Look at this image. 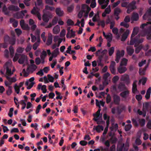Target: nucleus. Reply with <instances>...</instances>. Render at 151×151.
I'll return each mask as SVG.
<instances>
[{
    "instance_id": "f257e3e1",
    "label": "nucleus",
    "mask_w": 151,
    "mask_h": 151,
    "mask_svg": "<svg viewBox=\"0 0 151 151\" xmlns=\"http://www.w3.org/2000/svg\"><path fill=\"white\" fill-rule=\"evenodd\" d=\"M139 28L138 27H134L133 29L131 37L130 45H133L135 44V47H137L139 44L142 43L143 41V39L142 38H139V36H137L134 38H133L135 35L137 34Z\"/></svg>"
},
{
    "instance_id": "f03ea898",
    "label": "nucleus",
    "mask_w": 151,
    "mask_h": 151,
    "mask_svg": "<svg viewBox=\"0 0 151 151\" xmlns=\"http://www.w3.org/2000/svg\"><path fill=\"white\" fill-rule=\"evenodd\" d=\"M43 12H44L42 17V19L45 22L47 23L50 19L52 18V14L51 12L48 10H46Z\"/></svg>"
},
{
    "instance_id": "7ed1b4c3",
    "label": "nucleus",
    "mask_w": 151,
    "mask_h": 151,
    "mask_svg": "<svg viewBox=\"0 0 151 151\" xmlns=\"http://www.w3.org/2000/svg\"><path fill=\"white\" fill-rule=\"evenodd\" d=\"M124 54V50H122L121 51L119 50L117 51L116 54V58L115 59V61L116 63H119L120 58L123 57Z\"/></svg>"
},
{
    "instance_id": "20e7f679",
    "label": "nucleus",
    "mask_w": 151,
    "mask_h": 151,
    "mask_svg": "<svg viewBox=\"0 0 151 151\" xmlns=\"http://www.w3.org/2000/svg\"><path fill=\"white\" fill-rule=\"evenodd\" d=\"M6 79L9 81V82L5 81V84L6 86L11 85L12 83L15 82L17 81L16 78L15 77H10L8 76H5Z\"/></svg>"
},
{
    "instance_id": "39448f33",
    "label": "nucleus",
    "mask_w": 151,
    "mask_h": 151,
    "mask_svg": "<svg viewBox=\"0 0 151 151\" xmlns=\"http://www.w3.org/2000/svg\"><path fill=\"white\" fill-rule=\"evenodd\" d=\"M4 41L6 43L13 45L15 44V39L14 37L10 38L9 36H6L4 37Z\"/></svg>"
},
{
    "instance_id": "423d86ee",
    "label": "nucleus",
    "mask_w": 151,
    "mask_h": 151,
    "mask_svg": "<svg viewBox=\"0 0 151 151\" xmlns=\"http://www.w3.org/2000/svg\"><path fill=\"white\" fill-rule=\"evenodd\" d=\"M143 18L144 20H151V7L148 9L146 13L143 15Z\"/></svg>"
},
{
    "instance_id": "0eeeda50",
    "label": "nucleus",
    "mask_w": 151,
    "mask_h": 151,
    "mask_svg": "<svg viewBox=\"0 0 151 151\" xmlns=\"http://www.w3.org/2000/svg\"><path fill=\"white\" fill-rule=\"evenodd\" d=\"M116 65V63L114 61H112L109 67V70L111 73L114 75L116 74V69L115 67Z\"/></svg>"
},
{
    "instance_id": "6e6552de",
    "label": "nucleus",
    "mask_w": 151,
    "mask_h": 151,
    "mask_svg": "<svg viewBox=\"0 0 151 151\" xmlns=\"http://www.w3.org/2000/svg\"><path fill=\"white\" fill-rule=\"evenodd\" d=\"M37 7H34L33 9L31 10V13L33 15H36L38 19L40 20L41 19V15L40 13L37 11Z\"/></svg>"
},
{
    "instance_id": "1a4fd4ad",
    "label": "nucleus",
    "mask_w": 151,
    "mask_h": 151,
    "mask_svg": "<svg viewBox=\"0 0 151 151\" xmlns=\"http://www.w3.org/2000/svg\"><path fill=\"white\" fill-rule=\"evenodd\" d=\"M113 98L114 103L116 105H119L120 101V97L117 94H114L113 95Z\"/></svg>"
},
{
    "instance_id": "9d476101",
    "label": "nucleus",
    "mask_w": 151,
    "mask_h": 151,
    "mask_svg": "<svg viewBox=\"0 0 151 151\" xmlns=\"http://www.w3.org/2000/svg\"><path fill=\"white\" fill-rule=\"evenodd\" d=\"M8 62H6L4 66L6 67V76H11L13 74V72H12L11 69L9 68L8 66Z\"/></svg>"
},
{
    "instance_id": "9b49d317",
    "label": "nucleus",
    "mask_w": 151,
    "mask_h": 151,
    "mask_svg": "<svg viewBox=\"0 0 151 151\" xmlns=\"http://www.w3.org/2000/svg\"><path fill=\"white\" fill-rule=\"evenodd\" d=\"M117 70L119 73L122 74L124 73L127 70V68L125 67L120 65L117 68Z\"/></svg>"
},
{
    "instance_id": "f8f14e48",
    "label": "nucleus",
    "mask_w": 151,
    "mask_h": 151,
    "mask_svg": "<svg viewBox=\"0 0 151 151\" xmlns=\"http://www.w3.org/2000/svg\"><path fill=\"white\" fill-rule=\"evenodd\" d=\"M21 57L19 59L18 62L20 64H23L24 63L25 60L27 58V56L24 54L20 55Z\"/></svg>"
},
{
    "instance_id": "ddd939ff",
    "label": "nucleus",
    "mask_w": 151,
    "mask_h": 151,
    "mask_svg": "<svg viewBox=\"0 0 151 151\" xmlns=\"http://www.w3.org/2000/svg\"><path fill=\"white\" fill-rule=\"evenodd\" d=\"M129 31L128 29H127L126 31L123 34L121 39V41H125L129 34Z\"/></svg>"
},
{
    "instance_id": "4468645a",
    "label": "nucleus",
    "mask_w": 151,
    "mask_h": 151,
    "mask_svg": "<svg viewBox=\"0 0 151 151\" xmlns=\"http://www.w3.org/2000/svg\"><path fill=\"white\" fill-rule=\"evenodd\" d=\"M8 9L10 11H17L20 10V9L17 6L10 5L8 7Z\"/></svg>"
},
{
    "instance_id": "2eb2a0df",
    "label": "nucleus",
    "mask_w": 151,
    "mask_h": 151,
    "mask_svg": "<svg viewBox=\"0 0 151 151\" xmlns=\"http://www.w3.org/2000/svg\"><path fill=\"white\" fill-rule=\"evenodd\" d=\"M134 51V49L132 47L128 46L127 47V52L128 55L131 56Z\"/></svg>"
},
{
    "instance_id": "dca6fc26",
    "label": "nucleus",
    "mask_w": 151,
    "mask_h": 151,
    "mask_svg": "<svg viewBox=\"0 0 151 151\" xmlns=\"http://www.w3.org/2000/svg\"><path fill=\"white\" fill-rule=\"evenodd\" d=\"M93 129V130H96L98 133H100L101 130L103 131L104 129L102 125H98L96 127L94 126Z\"/></svg>"
},
{
    "instance_id": "f3484780",
    "label": "nucleus",
    "mask_w": 151,
    "mask_h": 151,
    "mask_svg": "<svg viewBox=\"0 0 151 151\" xmlns=\"http://www.w3.org/2000/svg\"><path fill=\"white\" fill-rule=\"evenodd\" d=\"M139 18V16L138 13H133L132 17L131 18V20L132 21H137Z\"/></svg>"
},
{
    "instance_id": "a211bd4d",
    "label": "nucleus",
    "mask_w": 151,
    "mask_h": 151,
    "mask_svg": "<svg viewBox=\"0 0 151 151\" xmlns=\"http://www.w3.org/2000/svg\"><path fill=\"white\" fill-rule=\"evenodd\" d=\"M137 82V81L136 80L134 81L132 84V91L134 93H135L137 91V85L136 84V83Z\"/></svg>"
},
{
    "instance_id": "6ab92c4d",
    "label": "nucleus",
    "mask_w": 151,
    "mask_h": 151,
    "mask_svg": "<svg viewBox=\"0 0 151 151\" xmlns=\"http://www.w3.org/2000/svg\"><path fill=\"white\" fill-rule=\"evenodd\" d=\"M136 2L134 1H132V2L129 4L128 7L133 10L136 8V6H135Z\"/></svg>"
},
{
    "instance_id": "aec40b11",
    "label": "nucleus",
    "mask_w": 151,
    "mask_h": 151,
    "mask_svg": "<svg viewBox=\"0 0 151 151\" xmlns=\"http://www.w3.org/2000/svg\"><path fill=\"white\" fill-rule=\"evenodd\" d=\"M118 88L120 91H123L126 89L125 85L122 83H119L118 86Z\"/></svg>"
},
{
    "instance_id": "412c9836",
    "label": "nucleus",
    "mask_w": 151,
    "mask_h": 151,
    "mask_svg": "<svg viewBox=\"0 0 151 151\" xmlns=\"http://www.w3.org/2000/svg\"><path fill=\"white\" fill-rule=\"evenodd\" d=\"M149 64H147L143 68H140L139 70V73L140 75H144L146 70L148 67Z\"/></svg>"
},
{
    "instance_id": "4be33fe9",
    "label": "nucleus",
    "mask_w": 151,
    "mask_h": 151,
    "mask_svg": "<svg viewBox=\"0 0 151 151\" xmlns=\"http://www.w3.org/2000/svg\"><path fill=\"white\" fill-rule=\"evenodd\" d=\"M56 14L59 16H62L63 14V12L60 8H57L55 10Z\"/></svg>"
},
{
    "instance_id": "5701e85b",
    "label": "nucleus",
    "mask_w": 151,
    "mask_h": 151,
    "mask_svg": "<svg viewBox=\"0 0 151 151\" xmlns=\"http://www.w3.org/2000/svg\"><path fill=\"white\" fill-rule=\"evenodd\" d=\"M129 93V91L127 90L122 92L120 94V95L123 98L126 99Z\"/></svg>"
},
{
    "instance_id": "b1692460",
    "label": "nucleus",
    "mask_w": 151,
    "mask_h": 151,
    "mask_svg": "<svg viewBox=\"0 0 151 151\" xmlns=\"http://www.w3.org/2000/svg\"><path fill=\"white\" fill-rule=\"evenodd\" d=\"M60 30V27L58 25H57L55 26L53 29V33L55 34H57L59 32Z\"/></svg>"
},
{
    "instance_id": "393cba45",
    "label": "nucleus",
    "mask_w": 151,
    "mask_h": 151,
    "mask_svg": "<svg viewBox=\"0 0 151 151\" xmlns=\"http://www.w3.org/2000/svg\"><path fill=\"white\" fill-rule=\"evenodd\" d=\"M52 35L50 36L49 35L47 40L46 42V44L47 45H50L52 43Z\"/></svg>"
},
{
    "instance_id": "a878e982",
    "label": "nucleus",
    "mask_w": 151,
    "mask_h": 151,
    "mask_svg": "<svg viewBox=\"0 0 151 151\" xmlns=\"http://www.w3.org/2000/svg\"><path fill=\"white\" fill-rule=\"evenodd\" d=\"M109 140L111 144H115L117 142L118 139L115 136H114L111 137Z\"/></svg>"
},
{
    "instance_id": "bb28decb",
    "label": "nucleus",
    "mask_w": 151,
    "mask_h": 151,
    "mask_svg": "<svg viewBox=\"0 0 151 151\" xmlns=\"http://www.w3.org/2000/svg\"><path fill=\"white\" fill-rule=\"evenodd\" d=\"M151 88L150 87H149L148 90H147L146 93V94L145 97L146 99H149L150 97V95L151 94Z\"/></svg>"
},
{
    "instance_id": "cd10ccee",
    "label": "nucleus",
    "mask_w": 151,
    "mask_h": 151,
    "mask_svg": "<svg viewBox=\"0 0 151 151\" xmlns=\"http://www.w3.org/2000/svg\"><path fill=\"white\" fill-rule=\"evenodd\" d=\"M55 9V8L52 6H50L48 5L45 6V9H44L43 11H45L46 10H49L50 11H52Z\"/></svg>"
},
{
    "instance_id": "c85d7f7f",
    "label": "nucleus",
    "mask_w": 151,
    "mask_h": 151,
    "mask_svg": "<svg viewBox=\"0 0 151 151\" xmlns=\"http://www.w3.org/2000/svg\"><path fill=\"white\" fill-rule=\"evenodd\" d=\"M59 52L58 48H57L54 50L53 52L52 53V55L54 57V58H56L58 55L59 54Z\"/></svg>"
},
{
    "instance_id": "c756f323",
    "label": "nucleus",
    "mask_w": 151,
    "mask_h": 151,
    "mask_svg": "<svg viewBox=\"0 0 151 151\" xmlns=\"http://www.w3.org/2000/svg\"><path fill=\"white\" fill-rule=\"evenodd\" d=\"M128 60L125 58H123L121 62L120 65L125 66L127 65Z\"/></svg>"
},
{
    "instance_id": "7c9ffc66",
    "label": "nucleus",
    "mask_w": 151,
    "mask_h": 151,
    "mask_svg": "<svg viewBox=\"0 0 151 151\" xmlns=\"http://www.w3.org/2000/svg\"><path fill=\"white\" fill-rule=\"evenodd\" d=\"M7 86L8 88V90L6 91V93L7 95L9 96L11 94L12 92V87L11 86L9 85Z\"/></svg>"
},
{
    "instance_id": "2f4dec72",
    "label": "nucleus",
    "mask_w": 151,
    "mask_h": 151,
    "mask_svg": "<svg viewBox=\"0 0 151 151\" xmlns=\"http://www.w3.org/2000/svg\"><path fill=\"white\" fill-rule=\"evenodd\" d=\"M118 128V126L117 124H116L114 125H113L112 127H110V129L111 131H113L114 130H115V131H116Z\"/></svg>"
},
{
    "instance_id": "473e14b6",
    "label": "nucleus",
    "mask_w": 151,
    "mask_h": 151,
    "mask_svg": "<svg viewBox=\"0 0 151 151\" xmlns=\"http://www.w3.org/2000/svg\"><path fill=\"white\" fill-rule=\"evenodd\" d=\"M105 25V22L104 20H101L98 22V25H101L102 28L104 27Z\"/></svg>"
},
{
    "instance_id": "72a5a7b5",
    "label": "nucleus",
    "mask_w": 151,
    "mask_h": 151,
    "mask_svg": "<svg viewBox=\"0 0 151 151\" xmlns=\"http://www.w3.org/2000/svg\"><path fill=\"white\" fill-rule=\"evenodd\" d=\"M124 109L125 108L124 107H122L120 108L119 106H117L116 108V110L117 114H120L123 110H124Z\"/></svg>"
},
{
    "instance_id": "f704fd0d",
    "label": "nucleus",
    "mask_w": 151,
    "mask_h": 151,
    "mask_svg": "<svg viewBox=\"0 0 151 151\" xmlns=\"http://www.w3.org/2000/svg\"><path fill=\"white\" fill-rule=\"evenodd\" d=\"M121 12V10L119 8H116L114 9V14L115 16H117L119 15Z\"/></svg>"
},
{
    "instance_id": "c9c22d12",
    "label": "nucleus",
    "mask_w": 151,
    "mask_h": 151,
    "mask_svg": "<svg viewBox=\"0 0 151 151\" xmlns=\"http://www.w3.org/2000/svg\"><path fill=\"white\" fill-rule=\"evenodd\" d=\"M7 9L5 5L3 7L2 11L6 15H9V12L7 10Z\"/></svg>"
},
{
    "instance_id": "e433bc0d",
    "label": "nucleus",
    "mask_w": 151,
    "mask_h": 151,
    "mask_svg": "<svg viewBox=\"0 0 151 151\" xmlns=\"http://www.w3.org/2000/svg\"><path fill=\"white\" fill-rule=\"evenodd\" d=\"M149 106V104L148 103L146 102L145 103L144 105H143V111H146L148 110V107Z\"/></svg>"
},
{
    "instance_id": "4c0bfd02",
    "label": "nucleus",
    "mask_w": 151,
    "mask_h": 151,
    "mask_svg": "<svg viewBox=\"0 0 151 151\" xmlns=\"http://www.w3.org/2000/svg\"><path fill=\"white\" fill-rule=\"evenodd\" d=\"M21 14L20 12H17L14 14V17L17 19L22 18Z\"/></svg>"
},
{
    "instance_id": "58836bf2",
    "label": "nucleus",
    "mask_w": 151,
    "mask_h": 151,
    "mask_svg": "<svg viewBox=\"0 0 151 151\" xmlns=\"http://www.w3.org/2000/svg\"><path fill=\"white\" fill-rule=\"evenodd\" d=\"M10 55L12 57H13L14 55V50L12 46H10L9 48Z\"/></svg>"
},
{
    "instance_id": "ea45409f",
    "label": "nucleus",
    "mask_w": 151,
    "mask_h": 151,
    "mask_svg": "<svg viewBox=\"0 0 151 151\" xmlns=\"http://www.w3.org/2000/svg\"><path fill=\"white\" fill-rule=\"evenodd\" d=\"M114 47H111L109 50V56H111L114 52Z\"/></svg>"
},
{
    "instance_id": "a19ab883",
    "label": "nucleus",
    "mask_w": 151,
    "mask_h": 151,
    "mask_svg": "<svg viewBox=\"0 0 151 151\" xmlns=\"http://www.w3.org/2000/svg\"><path fill=\"white\" fill-rule=\"evenodd\" d=\"M58 17H55L54 19H52V23L53 25H54L55 24H56L58 21Z\"/></svg>"
},
{
    "instance_id": "79ce46f5",
    "label": "nucleus",
    "mask_w": 151,
    "mask_h": 151,
    "mask_svg": "<svg viewBox=\"0 0 151 151\" xmlns=\"http://www.w3.org/2000/svg\"><path fill=\"white\" fill-rule=\"evenodd\" d=\"M20 104L23 106L22 107V109L23 110L24 109L26 106V103L25 102V101L24 100H22L20 102Z\"/></svg>"
},
{
    "instance_id": "37998d69",
    "label": "nucleus",
    "mask_w": 151,
    "mask_h": 151,
    "mask_svg": "<svg viewBox=\"0 0 151 151\" xmlns=\"http://www.w3.org/2000/svg\"><path fill=\"white\" fill-rule=\"evenodd\" d=\"M101 109L100 108H99L98 110L97 111V112H96V114H93V116H96L97 117V118H99L100 115V111H101Z\"/></svg>"
},
{
    "instance_id": "c03bdc74",
    "label": "nucleus",
    "mask_w": 151,
    "mask_h": 151,
    "mask_svg": "<svg viewBox=\"0 0 151 151\" xmlns=\"http://www.w3.org/2000/svg\"><path fill=\"white\" fill-rule=\"evenodd\" d=\"M124 144L121 145L120 146H117V151H122L123 148H124Z\"/></svg>"
},
{
    "instance_id": "a18cd8bd",
    "label": "nucleus",
    "mask_w": 151,
    "mask_h": 151,
    "mask_svg": "<svg viewBox=\"0 0 151 151\" xmlns=\"http://www.w3.org/2000/svg\"><path fill=\"white\" fill-rule=\"evenodd\" d=\"M132 127V125L131 124H128L125 126V130L126 131H128L130 130Z\"/></svg>"
},
{
    "instance_id": "49530a36",
    "label": "nucleus",
    "mask_w": 151,
    "mask_h": 151,
    "mask_svg": "<svg viewBox=\"0 0 151 151\" xmlns=\"http://www.w3.org/2000/svg\"><path fill=\"white\" fill-rule=\"evenodd\" d=\"M68 26H72L74 24L73 22L70 19H68L67 22Z\"/></svg>"
},
{
    "instance_id": "de8ad7c7",
    "label": "nucleus",
    "mask_w": 151,
    "mask_h": 151,
    "mask_svg": "<svg viewBox=\"0 0 151 151\" xmlns=\"http://www.w3.org/2000/svg\"><path fill=\"white\" fill-rule=\"evenodd\" d=\"M14 88L15 91L16 92L17 94H18L19 93L20 91V88L16 84L15 85Z\"/></svg>"
},
{
    "instance_id": "09e8293b",
    "label": "nucleus",
    "mask_w": 151,
    "mask_h": 151,
    "mask_svg": "<svg viewBox=\"0 0 151 151\" xmlns=\"http://www.w3.org/2000/svg\"><path fill=\"white\" fill-rule=\"evenodd\" d=\"M24 50V48L19 47L17 49V52L19 53H22Z\"/></svg>"
},
{
    "instance_id": "8fccbe9b",
    "label": "nucleus",
    "mask_w": 151,
    "mask_h": 151,
    "mask_svg": "<svg viewBox=\"0 0 151 151\" xmlns=\"http://www.w3.org/2000/svg\"><path fill=\"white\" fill-rule=\"evenodd\" d=\"M111 89L112 91L116 92L117 91L116 85V84L113 85L111 87Z\"/></svg>"
},
{
    "instance_id": "3c124183",
    "label": "nucleus",
    "mask_w": 151,
    "mask_h": 151,
    "mask_svg": "<svg viewBox=\"0 0 151 151\" xmlns=\"http://www.w3.org/2000/svg\"><path fill=\"white\" fill-rule=\"evenodd\" d=\"M142 48V46L140 45L137 47L135 50V52L136 53L138 54V53L140 51V50H141V49Z\"/></svg>"
},
{
    "instance_id": "603ef678",
    "label": "nucleus",
    "mask_w": 151,
    "mask_h": 151,
    "mask_svg": "<svg viewBox=\"0 0 151 151\" xmlns=\"http://www.w3.org/2000/svg\"><path fill=\"white\" fill-rule=\"evenodd\" d=\"M47 77L49 80V81L51 82H54V78L50 74H48Z\"/></svg>"
},
{
    "instance_id": "864d4df0",
    "label": "nucleus",
    "mask_w": 151,
    "mask_h": 151,
    "mask_svg": "<svg viewBox=\"0 0 151 151\" xmlns=\"http://www.w3.org/2000/svg\"><path fill=\"white\" fill-rule=\"evenodd\" d=\"M127 23H125L124 22H122L121 23L120 25L122 26H124L126 28H128L129 27V24Z\"/></svg>"
},
{
    "instance_id": "5fc2aeb1",
    "label": "nucleus",
    "mask_w": 151,
    "mask_h": 151,
    "mask_svg": "<svg viewBox=\"0 0 151 151\" xmlns=\"http://www.w3.org/2000/svg\"><path fill=\"white\" fill-rule=\"evenodd\" d=\"M20 54L17 53L15 54V55L13 59V61L14 62H15L19 58V56H20Z\"/></svg>"
},
{
    "instance_id": "6e6d98bb",
    "label": "nucleus",
    "mask_w": 151,
    "mask_h": 151,
    "mask_svg": "<svg viewBox=\"0 0 151 151\" xmlns=\"http://www.w3.org/2000/svg\"><path fill=\"white\" fill-rule=\"evenodd\" d=\"M111 101V97L109 94H108L106 97V103L108 104Z\"/></svg>"
},
{
    "instance_id": "4d7b16f0",
    "label": "nucleus",
    "mask_w": 151,
    "mask_h": 151,
    "mask_svg": "<svg viewBox=\"0 0 151 151\" xmlns=\"http://www.w3.org/2000/svg\"><path fill=\"white\" fill-rule=\"evenodd\" d=\"M46 3L49 5H54L53 0H45Z\"/></svg>"
},
{
    "instance_id": "13d9d810",
    "label": "nucleus",
    "mask_w": 151,
    "mask_h": 151,
    "mask_svg": "<svg viewBox=\"0 0 151 151\" xmlns=\"http://www.w3.org/2000/svg\"><path fill=\"white\" fill-rule=\"evenodd\" d=\"M21 27L24 30H29L30 29V27L28 26V24H25L22 27Z\"/></svg>"
},
{
    "instance_id": "bf43d9fd",
    "label": "nucleus",
    "mask_w": 151,
    "mask_h": 151,
    "mask_svg": "<svg viewBox=\"0 0 151 151\" xmlns=\"http://www.w3.org/2000/svg\"><path fill=\"white\" fill-rule=\"evenodd\" d=\"M32 49V46L30 44H29L27 45L26 48L25 50L27 52H28L30 51Z\"/></svg>"
},
{
    "instance_id": "052dcab7",
    "label": "nucleus",
    "mask_w": 151,
    "mask_h": 151,
    "mask_svg": "<svg viewBox=\"0 0 151 151\" xmlns=\"http://www.w3.org/2000/svg\"><path fill=\"white\" fill-rule=\"evenodd\" d=\"M110 74L109 73L107 72L104 74L103 76L104 79L107 80Z\"/></svg>"
},
{
    "instance_id": "680f3d73",
    "label": "nucleus",
    "mask_w": 151,
    "mask_h": 151,
    "mask_svg": "<svg viewBox=\"0 0 151 151\" xmlns=\"http://www.w3.org/2000/svg\"><path fill=\"white\" fill-rule=\"evenodd\" d=\"M130 21V18L129 16H126L124 19V22L125 23H128Z\"/></svg>"
},
{
    "instance_id": "e2e57ef3",
    "label": "nucleus",
    "mask_w": 151,
    "mask_h": 151,
    "mask_svg": "<svg viewBox=\"0 0 151 151\" xmlns=\"http://www.w3.org/2000/svg\"><path fill=\"white\" fill-rule=\"evenodd\" d=\"M84 12V11H80L78 14V17L79 18H81L83 16V13Z\"/></svg>"
},
{
    "instance_id": "0e129e2a",
    "label": "nucleus",
    "mask_w": 151,
    "mask_h": 151,
    "mask_svg": "<svg viewBox=\"0 0 151 151\" xmlns=\"http://www.w3.org/2000/svg\"><path fill=\"white\" fill-rule=\"evenodd\" d=\"M41 90L43 91V93H45L47 92L46 86L45 85H43L41 88Z\"/></svg>"
},
{
    "instance_id": "69168bd1",
    "label": "nucleus",
    "mask_w": 151,
    "mask_h": 151,
    "mask_svg": "<svg viewBox=\"0 0 151 151\" xmlns=\"http://www.w3.org/2000/svg\"><path fill=\"white\" fill-rule=\"evenodd\" d=\"M147 78L146 77H143L141 80L142 82V85H144L146 83L147 81Z\"/></svg>"
},
{
    "instance_id": "338daca9",
    "label": "nucleus",
    "mask_w": 151,
    "mask_h": 151,
    "mask_svg": "<svg viewBox=\"0 0 151 151\" xmlns=\"http://www.w3.org/2000/svg\"><path fill=\"white\" fill-rule=\"evenodd\" d=\"M122 78L124 81H127L129 79V77L127 75H124L122 76Z\"/></svg>"
},
{
    "instance_id": "774afa93",
    "label": "nucleus",
    "mask_w": 151,
    "mask_h": 151,
    "mask_svg": "<svg viewBox=\"0 0 151 151\" xmlns=\"http://www.w3.org/2000/svg\"><path fill=\"white\" fill-rule=\"evenodd\" d=\"M37 66L35 64L31 65L30 67V69L32 71H35L37 68Z\"/></svg>"
}]
</instances>
